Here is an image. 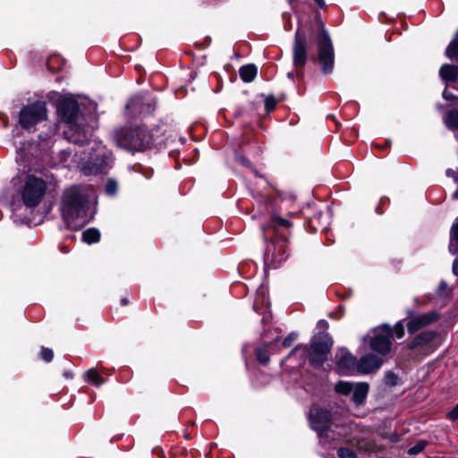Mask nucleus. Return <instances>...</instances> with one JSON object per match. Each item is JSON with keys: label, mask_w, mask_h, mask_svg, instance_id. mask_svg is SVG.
<instances>
[{"label": "nucleus", "mask_w": 458, "mask_h": 458, "mask_svg": "<svg viewBox=\"0 0 458 458\" xmlns=\"http://www.w3.org/2000/svg\"><path fill=\"white\" fill-rule=\"evenodd\" d=\"M383 363V360L372 353L362 356L359 361H357V373L359 374H369L375 370H377Z\"/></svg>", "instance_id": "dca6fc26"}, {"label": "nucleus", "mask_w": 458, "mask_h": 458, "mask_svg": "<svg viewBox=\"0 0 458 458\" xmlns=\"http://www.w3.org/2000/svg\"><path fill=\"white\" fill-rule=\"evenodd\" d=\"M453 273L458 276V259H456L453 263Z\"/></svg>", "instance_id": "4c0bfd02"}, {"label": "nucleus", "mask_w": 458, "mask_h": 458, "mask_svg": "<svg viewBox=\"0 0 458 458\" xmlns=\"http://www.w3.org/2000/svg\"><path fill=\"white\" fill-rule=\"evenodd\" d=\"M269 346H270V344H264L256 349L257 359L261 364L266 365L269 361V353H268Z\"/></svg>", "instance_id": "b1692460"}, {"label": "nucleus", "mask_w": 458, "mask_h": 458, "mask_svg": "<svg viewBox=\"0 0 458 458\" xmlns=\"http://www.w3.org/2000/svg\"><path fill=\"white\" fill-rule=\"evenodd\" d=\"M447 418L451 420H458V403L448 412Z\"/></svg>", "instance_id": "72a5a7b5"}, {"label": "nucleus", "mask_w": 458, "mask_h": 458, "mask_svg": "<svg viewBox=\"0 0 458 458\" xmlns=\"http://www.w3.org/2000/svg\"><path fill=\"white\" fill-rule=\"evenodd\" d=\"M369 336V346L371 350L380 355H386L391 351L392 329L389 326L383 325L374 328Z\"/></svg>", "instance_id": "9d476101"}, {"label": "nucleus", "mask_w": 458, "mask_h": 458, "mask_svg": "<svg viewBox=\"0 0 458 458\" xmlns=\"http://www.w3.org/2000/svg\"><path fill=\"white\" fill-rule=\"evenodd\" d=\"M394 334L396 338L401 339L404 335V326L402 321L395 324L394 329H392V335Z\"/></svg>", "instance_id": "bb28decb"}, {"label": "nucleus", "mask_w": 458, "mask_h": 458, "mask_svg": "<svg viewBox=\"0 0 458 458\" xmlns=\"http://www.w3.org/2000/svg\"><path fill=\"white\" fill-rule=\"evenodd\" d=\"M309 47L308 36L305 32L297 30L293 45V64L302 67L307 60V49Z\"/></svg>", "instance_id": "ddd939ff"}, {"label": "nucleus", "mask_w": 458, "mask_h": 458, "mask_svg": "<svg viewBox=\"0 0 458 458\" xmlns=\"http://www.w3.org/2000/svg\"><path fill=\"white\" fill-rule=\"evenodd\" d=\"M425 445L426 444L424 442L417 443L414 446L409 449L408 453L411 455L418 454L425 448Z\"/></svg>", "instance_id": "c756f323"}, {"label": "nucleus", "mask_w": 458, "mask_h": 458, "mask_svg": "<svg viewBox=\"0 0 458 458\" xmlns=\"http://www.w3.org/2000/svg\"><path fill=\"white\" fill-rule=\"evenodd\" d=\"M449 293L450 290L447 287V284L445 281H441L437 287V294L439 297H446L449 295Z\"/></svg>", "instance_id": "a878e982"}, {"label": "nucleus", "mask_w": 458, "mask_h": 458, "mask_svg": "<svg viewBox=\"0 0 458 458\" xmlns=\"http://www.w3.org/2000/svg\"><path fill=\"white\" fill-rule=\"evenodd\" d=\"M446 127L450 130H458V110H451L444 117Z\"/></svg>", "instance_id": "4be33fe9"}, {"label": "nucleus", "mask_w": 458, "mask_h": 458, "mask_svg": "<svg viewBox=\"0 0 458 458\" xmlns=\"http://www.w3.org/2000/svg\"><path fill=\"white\" fill-rule=\"evenodd\" d=\"M40 357L43 360L49 362L53 360L54 352L49 348H42L40 352Z\"/></svg>", "instance_id": "c85d7f7f"}, {"label": "nucleus", "mask_w": 458, "mask_h": 458, "mask_svg": "<svg viewBox=\"0 0 458 458\" xmlns=\"http://www.w3.org/2000/svg\"><path fill=\"white\" fill-rule=\"evenodd\" d=\"M451 242L455 241L458 242V220L453 225L450 232Z\"/></svg>", "instance_id": "473e14b6"}, {"label": "nucleus", "mask_w": 458, "mask_h": 458, "mask_svg": "<svg viewBox=\"0 0 458 458\" xmlns=\"http://www.w3.org/2000/svg\"><path fill=\"white\" fill-rule=\"evenodd\" d=\"M396 377L394 373L388 372L386 376V380L387 384L394 385L396 382Z\"/></svg>", "instance_id": "c9c22d12"}, {"label": "nucleus", "mask_w": 458, "mask_h": 458, "mask_svg": "<svg viewBox=\"0 0 458 458\" xmlns=\"http://www.w3.org/2000/svg\"><path fill=\"white\" fill-rule=\"evenodd\" d=\"M336 367L340 374L351 376L357 373V360L345 349L339 350L335 356Z\"/></svg>", "instance_id": "4468645a"}, {"label": "nucleus", "mask_w": 458, "mask_h": 458, "mask_svg": "<svg viewBox=\"0 0 458 458\" xmlns=\"http://www.w3.org/2000/svg\"><path fill=\"white\" fill-rule=\"evenodd\" d=\"M315 3L320 7V8H325L326 7V3L324 0H314Z\"/></svg>", "instance_id": "ea45409f"}, {"label": "nucleus", "mask_w": 458, "mask_h": 458, "mask_svg": "<svg viewBox=\"0 0 458 458\" xmlns=\"http://www.w3.org/2000/svg\"><path fill=\"white\" fill-rule=\"evenodd\" d=\"M60 211L70 229L78 230L89 223L94 214L89 210L87 190L78 185L65 189L61 198Z\"/></svg>", "instance_id": "f03ea898"}, {"label": "nucleus", "mask_w": 458, "mask_h": 458, "mask_svg": "<svg viewBox=\"0 0 458 458\" xmlns=\"http://www.w3.org/2000/svg\"><path fill=\"white\" fill-rule=\"evenodd\" d=\"M64 376L66 377V378H72V373L71 371H64Z\"/></svg>", "instance_id": "79ce46f5"}, {"label": "nucleus", "mask_w": 458, "mask_h": 458, "mask_svg": "<svg viewBox=\"0 0 458 458\" xmlns=\"http://www.w3.org/2000/svg\"><path fill=\"white\" fill-rule=\"evenodd\" d=\"M156 101L149 94L137 95L131 98L126 105L130 115H148L155 110Z\"/></svg>", "instance_id": "f8f14e48"}, {"label": "nucleus", "mask_w": 458, "mask_h": 458, "mask_svg": "<svg viewBox=\"0 0 458 458\" xmlns=\"http://www.w3.org/2000/svg\"><path fill=\"white\" fill-rule=\"evenodd\" d=\"M337 454L339 458H357L356 453L347 447L339 448Z\"/></svg>", "instance_id": "393cba45"}, {"label": "nucleus", "mask_w": 458, "mask_h": 458, "mask_svg": "<svg viewBox=\"0 0 458 458\" xmlns=\"http://www.w3.org/2000/svg\"><path fill=\"white\" fill-rule=\"evenodd\" d=\"M293 73L292 72H289L288 73V77H292Z\"/></svg>", "instance_id": "a18cd8bd"}, {"label": "nucleus", "mask_w": 458, "mask_h": 458, "mask_svg": "<svg viewBox=\"0 0 458 458\" xmlns=\"http://www.w3.org/2000/svg\"><path fill=\"white\" fill-rule=\"evenodd\" d=\"M56 185V179L49 170H34L24 178L20 190L21 202L26 208H34L41 203L46 193Z\"/></svg>", "instance_id": "20e7f679"}, {"label": "nucleus", "mask_w": 458, "mask_h": 458, "mask_svg": "<svg viewBox=\"0 0 458 458\" xmlns=\"http://www.w3.org/2000/svg\"><path fill=\"white\" fill-rule=\"evenodd\" d=\"M116 191H117V182L113 179L108 180L106 184V192L108 195H114L116 192Z\"/></svg>", "instance_id": "cd10ccee"}, {"label": "nucleus", "mask_w": 458, "mask_h": 458, "mask_svg": "<svg viewBox=\"0 0 458 458\" xmlns=\"http://www.w3.org/2000/svg\"><path fill=\"white\" fill-rule=\"evenodd\" d=\"M439 76L445 82H454L458 79V66L445 64L439 70Z\"/></svg>", "instance_id": "a211bd4d"}, {"label": "nucleus", "mask_w": 458, "mask_h": 458, "mask_svg": "<svg viewBox=\"0 0 458 458\" xmlns=\"http://www.w3.org/2000/svg\"><path fill=\"white\" fill-rule=\"evenodd\" d=\"M292 226V223L279 216H273L269 221L262 226L263 237L268 242L266 246L264 259L269 262L273 267H278L287 257L285 231Z\"/></svg>", "instance_id": "7ed1b4c3"}, {"label": "nucleus", "mask_w": 458, "mask_h": 458, "mask_svg": "<svg viewBox=\"0 0 458 458\" xmlns=\"http://www.w3.org/2000/svg\"><path fill=\"white\" fill-rule=\"evenodd\" d=\"M310 428L317 432L322 445H331L334 442L348 439V428L338 426L331 422V414L328 411L312 407L309 413Z\"/></svg>", "instance_id": "39448f33"}, {"label": "nucleus", "mask_w": 458, "mask_h": 458, "mask_svg": "<svg viewBox=\"0 0 458 458\" xmlns=\"http://www.w3.org/2000/svg\"><path fill=\"white\" fill-rule=\"evenodd\" d=\"M439 314L435 310L415 316L411 318L407 324L408 332L410 334H414L415 332L437 322Z\"/></svg>", "instance_id": "2eb2a0df"}, {"label": "nucleus", "mask_w": 458, "mask_h": 458, "mask_svg": "<svg viewBox=\"0 0 458 458\" xmlns=\"http://www.w3.org/2000/svg\"><path fill=\"white\" fill-rule=\"evenodd\" d=\"M237 161L242 164V165L246 167H250V162L248 158H246L243 156H237L236 157Z\"/></svg>", "instance_id": "f704fd0d"}, {"label": "nucleus", "mask_w": 458, "mask_h": 458, "mask_svg": "<svg viewBox=\"0 0 458 458\" xmlns=\"http://www.w3.org/2000/svg\"><path fill=\"white\" fill-rule=\"evenodd\" d=\"M144 176L148 179V178H150L152 176V173L151 172H148V173L144 174Z\"/></svg>", "instance_id": "37998d69"}, {"label": "nucleus", "mask_w": 458, "mask_h": 458, "mask_svg": "<svg viewBox=\"0 0 458 458\" xmlns=\"http://www.w3.org/2000/svg\"><path fill=\"white\" fill-rule=\"evenodd\" d=\"M443 98L446 100H451L453 98H454V95H453L452 93L446 91V90H444L443 91Z\"/></svg>", "instance_id": "e433bc0d"}, {"label": "nucleus", "mask_w": 458, "mask_h": 458, "mask_svg": "<svg viewBox=\"0 0 458 458\" xmlns=\"http://www.w3.org/2000/svg\"><path fill=\"white\" fill-rule=\"evenodd\" d=\"M47 119L46 104L41 101L32 103L21 108L19 123L23 129L30 130L37 123Z\"/></svg>", "instance_id": "1a4fd4ad"}, {"label": "nucleus", "mask_w": 458, "mask_h": 458, "mask_svg": "<svg viewBox=\"0 0 458 458\" xmlns=\"http://www.w3.org/2000/svg\"><path fill=\"white\" fill-rule=\"evenodd\" d=\"M100 239V233L96 228H89L85 230L82 233V240L83 242L91 244L98 242Z\"/></svg>", "instance_id": "5701e85b"}, {"label": "nucleus", "mask_w": 458, "mask_h": 458, "mask_svg": "<svg viewBox=\"0 0 458 458\" xmlns=\"http://www.w3.org/2000/svg\"><path fill=\"white\" fill-rule=\"evenodd\" d=\"M449 250H450L453 254H456V253H458V250L454 248V246H453V243H452V242H451V243H450V245H449Z\"/></svg>", "instance_id": "a19ab883"}, {"label": "nucleus", "mask_w": 458, "mask_h": 458, "mask_svg": "<svg viewBox=\"0 0 458 458\" xmlns=\"http://www.w3.org/2000/svg\"><path fill=\"white\" fill-rule=\"evenodd\" d=\"M276 102L273 97H267L265 100V106L267 111L270 112L275 108Z\"/></svg>", "instance_id": "2f4dec72"}, {"label": "nucleus", "mask_w": 458, "mask_h": 458, "mask_svg": "<svg viewBox=\"0 0 458 458\" xmlns=\"http://www.w3.org/2000/svg\"><path fill=\"white\" fill-rule=\"evenodd\" d=\"M318 325L319 327H322V328H327L328 327V323L324 319L319 320Z\"/></svg>", "instance_id": "58836bf2"}, {"label": "nucleus", "mask_w": 458, "mask_h": 458, "mask_svg": "<svg viewBox=\"0 0 458 458\" xmlns=\"http://www.w3.org/2000/svg\"><path fill=\"white\" fill-rule=\"evenodd\" d=\"M122 301V303H123V305H125V304L127 303V300H126V299H122V301Z\"/></svg>", "instance_id": "c03bdc74"}, {"label": "nucleus", "mask_w": 458, "mask_h": 458, "mask_svg": "<svg viewBox=\"0 0 458 458\" xmlns=\"http://www.w3.org/2000/svg\"><path fill=\"white\" fill-rule=\"evenodd\" d=\"M297 338V334L296 333H291L289 334L283 341V347L286 348V347H289L292 343L296 340Z\"/></svg>", "instance_id": "7c9ffc66"}, {"label": "nucleus", "mask_w": 458, "mask_h": 458, "mask_svg": "<svg viewBox=\"0 0 458 458\" xmlns=\"http://www.w3.org/2000/svg\"><path fill=\"white\" fill-rule=\"evenodd\" d=\"M239 74L244 82H251L258 74V68L252 64H246L240 68Z\"/></svg>", "instance_id": "aec40b11"}, {"label": "nucleus", "mask_w": 458, "mask_h": 458, "mask_svg": "<svg viewBox=\"0 0 458 458\" xmlns=\"http://www.w3.org/2000/svg\"><path fill=\"white\" fill-rule=\"evenodd\" d=\"M115 145L128 152H141L150 148L153 135L143 126L121 127L111 133Z\"/></svg>", "instance_id": "423d86ee"}, {"label": "nucleus", "mask_w": 458, "mask_h": 458, "mask_svg": "<svg viewBox=\"0 0 458 458\" xmlns=\"http://www.w3.org/2000/svg\"><path fill=\"white\" fill-rule=\"evenodd\" d=\"M308 355L309 348L306 345L299 344L281 361V364L283 365L291 358H295L298 360V365H302Z\"/></svg>", "instance_id": "6ab92c4d"}, {"label": "nucleus", "mask_w": 458, "mask_h": 458, "mask_svg": "<svg viewBox=\"0 0 458 458\" xmlns=\"http://www.w3.org/2000/svg\"><path fill=\"white\" fill-rule=\"evenodd\" d=\"M332 341L330 336L325 333L315 335L309 349V360L313 367H320L327 360Z\"/></svg>", "instance_id": "6e6552de"}, {"label": "nucleus", "mask_w": 458, "mask_h": 458, "mask_svg": "<svg viewBox=\"0 0 458 458\" xmlns=\"http://www.w3.org/2000/svg\"><path fill=\"white\" fill-rule=\"evenodd\" d=\"M369 384L367 383H357L355 385L347 381H339L335 389L338 394L344 395L352 394V401L356 406H360L364 403L367 399L369 393Z\"/></svg>", "instance_id": "9b49d317"}, {"label": "nucleus", "mask_w": 458, "mask_h": 458, "mask_svg": "<svg viewBox=\"0 0 458 458\" xmlns=\"http://www.w3.org/2000/svg\"><path fill=\"white\" fill-rule=\"evenodd\" d=\"M58 113L66 125L64 131L65 139L80 145L88 142L80 165L84 174H106L111 161L110 155L102 142L96 140H89V128L83 123L84 119L79 112L77 101L72 98L61 100L58 105Z\"/></svg>", "instance_id": "f257e3e1"}, {"label": "nucleus", "mask_w": 458, "mask_h": 458, "mask_svg": "<svg viewBox=\"0 0 458 458\" xmlns=\"http://www.w3.org/2000/svg\"><path fill=\"white\" fill-rule=\"evenodd\" d=\"M436 337V332L432 330L423 331L417 335L409 344L411 349L422 346L432 342Z\"/></svg>", "instance_id": "f3484780"}, {"label": "nucleus", "mask_w": 458, "mask_h": 458, "mask_svg": "<svg viewBox=\"0 0 458 458\" xmlns=\"http://www.w3.org/2000/svg\"><path fill=\"white\" fill-rule=\"evenodd\" d=\"M310 37L314 38L316 41L318 52V62L322 66V71L326 74L331 73L334 68V47L330 36L319 17L314 21L310 31Z\"/></svg>", "instance_id": "0eeeda50"}, {"label": "nucleus", "mask_w": 458, "mask_h": 458, "mask_svg": "<svg viewBox=\"0 0 458 458\" xmlns=\"http://www.w3.org/2000/svg\"><path fill=\"white\" fill-rule=\"evenodd\" d=\"M83 377L85 381L96 386H100L104 383L103 377L95 369L87 370Z\"/></svg>", "instance_id": "412c9836"}]
</instances>
